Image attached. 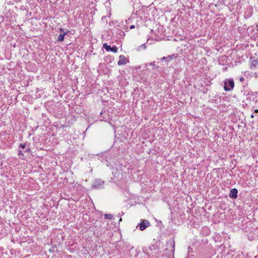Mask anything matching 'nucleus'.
Instances as JSON below:
<instances>
[{
	"mask_svg": "<svg viewBox=\"0 0 258 258\" xmlns=\"http://www.w3.org/2000/svg\"><path fill=\"white\" fill-rule=\"evenodd\" d=\"M165 59V57H164L162 58V59Z\"/></svg>",
	"mask_w": 258,
	"mask_h": 258,
	"instance_id": "aec40b11",
	"label": "nucleus"
},
{
	"mask_svg": "<svg viewBox=\"0 0 258 258\" xmlns=\"http://www.w3.org/2000/svg\"><path fill=\"white\" fill-rule=\"evenodd\" d=\"M113 216L111 214H105V218L107 219H111Z\"/></svg>",
	"mask_w": 258,
	"mask_h": 258,
	"instance_id": "1a4fd4ad",
	"label": "nucleus"
},
{
	"mask_svg": "<svg viewBox=\"0 0 258 258\" xmlns=\"http://www.w3.org/2000/svg\"><path fill=\"white\" fill-rule=\"evenodd\" d=\"M119 60L118 61V65L122 66L125 64L127 62V59L123 55H120L119 57Z\"/></svg>",
	"mask_w": 258,
	"mask_h": 258,
	"instance_id": "39448f33",
	"label": "nucleus"
},
{
	"mask_svg": "<svg viewBox=\"0 0 258 258\" xmlns=\"http://www.w3.org/2000/svg\"><path fill=\"white\" fill-rule=\"evenodd\" d=\"M169 243H170L171 246H172V247L173 248L174 246V240H170L169 241Z\"/></svg>",
	"mask_w": 258,
	"mask_h": 258,
	"instance_id": "9d476101",
	"label": "nucleus"
},
{
	"mask_svg": "<svg viewBox=\"0 0 258 258\" xmlns=\"http://www.w3.org/2000/svg\"><path fill=\"white\" fill-rule=\"evenodd\" d=\"M134 28H135V26L134 25H132L130 26L131 29H134Z\"/></svg>",
	"mask_w": 258,
	"mask_h": 258,
	"instance_id": "2eb2a0df",
	"label": "nucleus"
},
{
	"mask_svg": "<svg viewBox=\"0 0 258 258\" xmlns=\"http://www.w3.org/2000/svg\"><path fill=\"white\" fill-rule=\"evenodd\" d=\"M18 155H19V156H21V155L22 156V155H23V153H22V151H21V150H19V151Z\"/></svg>",
	"mask_w": 258,
	"mask_h": 258,
	"instance_id": "f8f14e48",
	"label": "nucleus"
},
{
	"mask_svg": "<svg viewBox=\"0 0 258 258\" xmlns=\"http://www.w3.org/2000/svg\"><path fill=\"white\" fill-rule=\"evenodd\" d=\"M104 182L100 179H96L94 184L92 185V187L94 188H100L103 186Z\"/></svg>",
	"mask_w": 258,
	"mask_h": 258,
	"instance_id": "7ed1b4c3",
	"label": "nucleus"
},
{
	"mask_svg": "<svg viewBox=\"0 0 258 258\" xmlns=\"http://www.w3.org/2000/svg\"><path fill=\"white\" fill-rule=\"evenodd\" d=\"M238 190L236 188H233L230 190L229 197L232 199H235L237 197Z\"/></svg>",
	"mask_w": 258,
	"mask_h": 258,
	"instance_id": "423d86ee",
	"label": "nucleus"
},
{
	"mask_svg": "<svg viewBox=\"0 0 258 258\" xmlns=\"http://www.w3.org/2000/svg\"><path fill=\"white\" fill-rule=\"evenodd\" d=\"M257 64H258V61L256 60H253L251 62V67H255Z\"/></svg>",
	"mask_w": 258,
	"mask_h": 258,
	"instance_id": "6e6552de",
	"label": "nucleus"
},
{
	"mask_svg": "<svg viewBox=\"0 0 258 258\" xmlns=\"http://www.w3.org/2000/svg\"><path fill=\"white\" fill-rule=\"evenodd\" d=\"M60 32L61 33L58 35L57 40L58 41H62L64 39V36L67 34V32H63L62 28L60 29Z\"/></svg>",
	"mask_w": 258,
	"mask_h": 258,
	"instance_id": "0eeeda50",
	"label": "nucleus"
},
{
	"mask_svg": "<svg viewBox=\"0 0 258 258\" xmlns=\"http://www.w3.org/2000/svg\"><path fill=\"white\" fill-rule=\"evenodd\" d=\"M254 112H256V113H257L258 112V109H255L254 110Z\"/></svg>",
	"mask_w": 258,
	"mask_h": 258,
	"instance_id": "dca6fc26",
	"label": "nucleus"
},
{
	"mask_svg": "<svg viewBox=\"0 0 258 258\" xmlns=\"http://www.w3.org/2000/svg\"><path fill=\"white\" fill-rule=\"evenodd\" d=\"M243 78H241L240 79V81H243Z\"/></svg>",
	"mask_w": 258,
	"mask_h": 258,
	"instance_id": "a211bd4d",
	"label": "nucleus"
},
{
	"mask_svg": "<svg viewBox=\"0 0 258 258\" xmlns=\"http://www.w3.org/2000/svg\"><path fill=\"white\" fill-rule=\"evenodd\" d=\"M103 47L107 51H111L113 52H117L118 49L116 46L111 47L109 45H108L106 43H104L103 45Z\"/></svg>",
	"mask_w": 258,
	"mask_h": 258,
	"instance_id": "f03ea898",
	"label": "nucleus"
},
{
	"mask_svg": "<svg viewBox=\"0 0 258 258\" xmlns=\"http://www.w3.org/2000/svg\"><path fill=\"white\" fill-rule=\"evenodd\" d=\"M150 225V223L147 220H143L139 224V228L141 230L143 231L145 229Z\"/></svg>",
	"mask_w": 258,
	"mask_h": 258,
	"instance_id": "20e7f679",
	"label": "nucleus"
},
{
	"mask_svg": "<svg viewBox=\"0 0 258 258\" xmlns=\"http://www.w3.org/2000/svg\"><path fill=\"white\" fill-rule=\"evenodd\" d=\"M234 86V83L232 80H229L228 82H225L224 89L225 91L231 90Z\"/></svg>",
	"mask_w": 258,
	"mask_h": 258,
	"instance_id": "f257e3e1",
	"label": "nucleus"
},
{
	"mask_svg": "<svg viewBox=\"0 0 258 258\" xmlns=\"http://www.w3.org/2000/svg\"><path fill=\"white\" fill-rule=\"evenodd\" d=\"M155 62H151L150 63H149V65L150 66H155V64H154Z\"/></svg>",
	"mask_w": 258,
	"mask_h": 258,
	"instance_id": "4468645a",
	"label": "nucleus"
},
{
	"mask_svg": "<svg viewBox=\"0 0 258 258\" xmlns=\"http://www.w3.org/2000/svg\"><path fill=\"white\" fill-rule=\"evenodd\" d=\"M121 220H122V219H121V218H120V219H119V221H121Z\"/></svg>",
	"mask_w": 258,
	"mask_h": 258,
	"instance_id": "6ab92c4d",
	"label": "nucleus"
},
{
	"mask_svg": "<svg viewBox=\"0 0 258 258\" xmlns=\"http://www.w3.org/2000/svg\"><path fill=\"white\" fill-rule=\"evenodd\" d=\"M141 46H142L144 49H146V45L145 43L144 44H143Z\"/></svg>",
	"mask_w": 258,
	"mask_h": 258,
	"instance_id": "ddd939ff",
	"label": "nucleus"
},
{
	"mask_svg": "<svg viewBox=\"0 0 258 258\" xmlns=\"http://www.w3.org/2000/svg\"><path fill=\"white\" fill-rule=\"evenodd\" d=\"M250 117H251V118H253V117H254V115H253V114H251V116H250Z\"/></svg>",
	"mask_w": 258,
	"mask_h": 258,
	"instance_id": "f3484780",
	"label": "nucleus"
},
{
	"mask_svg": "<svg viewBox=\"0 0 258 258\" xmlns=\"http://www.w3.org/2000/svg\"><path fill=\"white\" fill-rule=\"evenodd\" d=\"M20 147H21L22 148L24 149L26 147V145L25 144H21L20 145Z\"/></svg>",
	"mask_w": 258,
	"mask_h": 258,
	"instance_id": "9b49d317",
	"label": "nucleus"
}]
</instances>
